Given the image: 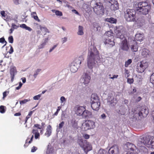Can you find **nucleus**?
<instances>
[{"instance_id":"obj_42","label":"nucleus","mask_w":154,"mask_h":154,"mask_svg":"<svg viewBox=\"0 0 154 154\" xmlns=\"http://www.w3.org/2000/svg\"><path fill=\"white\" fill-rule=\"evenodd\" d=\"M5 43V44L3 46L2 48L4 47L7 44V42L5 40V39L4 37L0 38V43Z\"/></svg>"},{"instance_id":"obj_46","label":"nucleus","mask_w":154,"mask_h":154,"mask_svg":"<svg viewBox=\"0 0 154 154\" xmlns=\"http://www.w3.org/2000/svg\"><path fill=\"white\" fill-rule=\"evenodd\" d=\"M8 40L9 43H12L13 42L14 39L12 36H11L8 37Z\"/></svg>"},{"instance_id":"obj_36","label":"nucleus","mask_w":154,"mask_h":154,"mask_svg":"<svg viewBox=\"0 0 154 154\" xmlns=\"http://www.w3.org/2000/svg\"><path fill=\"white\" fill-rule=\"evenodd\" d=\"M131 50L133 51L136 52L137 51L138 46L137 45H133L131 46Z\"/></svg>"},{"instance_id":"obj_39","label":"nucleus","mask_w":154,"mask_h":154,"mask_svg":"<svg viewBox=\"0 0 154 154\" xmlns=\"http://www.w3.org/2000/svg\"><path fill=\"white\" fill-rule=\"evenodd\" d=\"M30 100V99H24L23 100L20 101V104H23L26 103L27 102H28Z\"/></svg>"},{"instance_id":"obj_9","label":"nucleus","mask_w":154,"mask_h":154,"mask_svg":"<svg viewBox=\"0 0 154 154\" xmlns=\"http://www.w3.org/2000/svg\"><path fill=\"white\" fill-rule=\"evenodd\" d=\"M148 66V63L145 60H142L137 64L136 70L139 73H142Z\"/></svg>"},{"instance_id":"obj_4","label":"nucleus","mask_w":154,"mask_h":154,"mask_svg":"<svg viewBox=\"0 0 154 154\" xmlns=\"http://www.w3.org/2000/svg\"><path fill=\"white\" fill-rule=\"evenodd\" d=\"M133 112V117L137 119V117H146L149 113L148 109L145 106L137 107L132 111Z\"/></svg>"},{"instance_id":"obj_31","label":"nucleus","mask_w":154,"mask_h":154,"mask_svg":"<svg viewBox=\"0 0 154 154\" xmlns=\"http://www.w3.org/2000/svg\"><path fill=\"white\" fill-rule=\"evenodd\" d=\"M126 110V109L124 107H121L119 110L118 113L121 115H124L125 114Z\"/></svg>"},{"instance_id":"obj_3","label":"nucleus","mask_w":154,"mask_h":154,"mask_svg":"<svg viewBox=\"0 0 154 154\" xmlns=\"http://www.w3.org/2000/svg\"><path fill=\"white\" fill-rule=\"evenodd\" d=\"M137 7V10L140 14L146 15L151 9L150 4L146 2H138Z\"/></svg>"},{"instance_id":"obj_57","label":"nucleus","mask_w":154,"mask_h":154,"mask_svg":"<svg viewBox=\"0 0 154 154\" xmlns=\"http://www.w3.org/2000/svg\"><path fill=\"white\" fill-rule=\"evenodd\" d=\"M22 85V84L21 82H20L19 85L16 88V89L17 90L19 89L21 87Z\"/></svg>"},{"instance_id":"obj_28","label":"nucleus","mask_w":154,"mask_h":154,"mask_svg":"<svg viewBox=\"0 0 154 154\" xmlns=\"http://www.w3.org/2000/svg\"><path fill=\"white\" fill-rule=\"evenodd\" d=\"M31 16L33 18L36 20L38 22H40V20L37 16L36 12H32L31 13Z\"/></svg>"},{"instance_id":"obj_62","label":"nucleus","mask_w":154,"mask_h":154,"mask_svg":"<svg viewBox=\"0 0 154 154\" xmlns=\"http://www.w3.org/2000/svg\"><path fill=\"white\" fill-rule=\"evenodd\" d=\"M101 117L103 119H105L106 117V116L105 114L103 113L101 115Z\"/></svg>"},{"instance_id":"obj_21","label":"nucleus","mask_w":154,"mask_h":154,"mask_svg":"<svg viewBox=\"0 0 154 154\" xmlns=\"http://www.w3.org/2000/svg\"><path fill=\"white\" fill-rule=\"evenodd\" d=\"M126 145L127 149L128 150L131 151H133L134 149L136 147L135 146L134 144L129 142L127 143L126 144Z\"/></svg>"},{"instance_id":"obj_2","label":"nucleus","mask_w":154,"mask_h":154,"mask_svg":"<svg viewBox=\"0 0 154 154\" xmlns=\"http://www.w3.org/2000/svg\"><path fill=\"white\" fill-rule=\"evenodd\" d=\"M139 142L143 143L147 147L154 149V137L150 135H142L138 139Z\"/></svg>"},{"instance_id":"obj_60","label":"nucleus","mask_w":154,"mask_h":154,"mask_svg":"<svg viewBox=\"0 0 154 154\" xmlns=\"http://www.w3.org/2000/svg\"><path fill=\"white\" fill-rule=\"evenodd\" d=\"M57 46V45H54L49 50V52H51Z\"/></svg>"},{"instance_id":"obj_40","label":"nucleus","mask_w":154,"mask_h":154,"mask_svg":"<svg viewBox=\"0 0 154 154\" xmlns=\"http://www.w3.org/2000/svg\"><path fill=\"white\" fill-rule=\"evenodd\" d=\"M150 81L151 83L154 84V73H153L150 77Z\"/></svg>"},{"instance_id":"obj_23","label":"nucleus","mask_w":154,"mask_h":154,"mask_svg":"<svg viewBox=\"0 0 154 154\" xmlns=\"http://www.w3.org/2000/svg\"><path fill=\"white\" fill-rule=\"evenodd\" d=\"M91 115L92 113L88 110H86L85 109V111H84L82 116L83 118H86L91 117Z\"/></svg>"},{"instance_id":"obj_61","label":"nucleus","mask_w":154,"mask_h":154,"mask_svg":"<svg viewBox=\"0 0 154 154\" xmlns=\"http://www.w3.org/2000/svg\"><path fill=\"white\" fill-rule=\"evenodd\" d=\"M45 46V45H43V43H42L41 45H40L39 46L38 49H41L42 48L44 47Z\"/></svg>"},{"instance_id":"obj_11","label":"nucleus","mask_w":154,"mask_h":154,"mask_svg":"<svg viewBox=\"0 0 154 154\" xmlns=\"http://www.w3.org/2000/svg\"><path fill=\"white\" fill-rule=\"evenodd\" d=\"M123 30V27L122 26H116L115 28L114 32L116 38L121 39L123 37L122 33Z\"/></svg>"},{"instance_id":"obj_54","label":"nucleus","mask_w":154,"mask_h":154,"mask_svg":"<svg viewBox=\"0 0 154 154\" xmlns=\"http://www.w3.org/2000/svg\"><path fill=\"white\" fill-rule=\"evenodd\" d=\"M60 100L61 103L63 102L66 100L65 98L63 96H62L61 97Z\"/></svg>"},{"instance_id":"obj_30","label":"nucleus","mask_w":154,"mask_h":154,"mask_svg":"<svg viewBox=\"0 0 154 154\" xmlns=\"http://www.w3.org/2000/svg\"><path fill=\"white\" fill-rule=\"evenodd\" d=\"M20 27L23 29H25L26 30H28L29 31H31L32 30V29L30 27L27 26L25 24H23L20 25Z\"/></svg>"},{"instance_id":"obj_63","label":"nucleus","mask_w":154,"mask_h":154,"mask_svg":"<svg viewBox=\"0 0 154 154\" xmlns=\"http://www.w3.org/2000/svg\"><path fill=\"white\" fill-rule=\"evenodd\" d=\"M72 11L74 12L75 14H76L78 15H79V13H78V11H76V10H75V9L72 10Z\"/></svg>"},{"instance_id":"obj_5","label":"nucleus","mask_w":154,"mask_h":154,"mask_svg":"<svg viewBox=\"0 0 154 154\" xmlns=\"http://www.w3.org/2000/svg\"><path fill=\"white\" fill-rule=\"evenodd\" d=\"M136 12L133 9H128L124 12V18L128 22L136 21Z\"/></svg>"},{"instance_id":"obj_48","label":"nucleus","mask_w":154,"mask_h":154,"mask_svg":"<svg viewBox=\"0 0 154 154\" xmlns=\"http://www.w3.org/2000/svg\"><path fill=\"white\" fill-rule=\"evenodd\" d=\"M129 73V71L128 69H125V77H128L129 76L128 74Z\"/></svg>"},{"instance_id":"obj_20","label":"nucleus","mask_w":154,"mask_h":154,"mask_svg":"<svg viewBox=\"0 0 154 154\" xmlns=\"http://www.w3.org/2000/svg\"><path fill=\"white\" fill-rule=\"evenodd\" d=\"M91 102H100L98 96L96 94H92L91 96Z\"/></svg>"},{"instance_id":"obj_12","label":"nucleus","mask_w":154,"mask_h":154,"mask_svg":"<svg viewBox=\"0 0 154 154\" xmlns=\"http://www.w3.org/2000/svg\"><path fill=\"white\" fill-rule=\"evenodd\" d=\"M119 147L117 145H114L111 147L109 150V154H119Z\"/></svg>"},{"instance_id":"obj_49","label":"nucleus","mask_w":154,"mask_h":154,"mask_svg":"<svg viewBox=\"0 0 154 154\" xmlns=\"http://www.w3.org/2000/svg\"><path fill=\"white\" fill-rule=\"evenodd\" d=\"M29 138H27L26 140L25 143L24 145V146L25 148H26V147H27L28 146L29 144V143H28V140H29Z\"/></svg>"},{"instance_id":"obj_41","label":"nucleus","mask_w":154,"mask_h":154,"mask_svg":"<svg viewBox=\"0 0 154 154\" xmlns=\"http://www.w3.org/2000/svg\"><path fill=\"white\" fill-rule=\"evenodd\" d=\"M132 62V60L131 59H128L125 63V66L127 67Z\"/></svg>"},{"instance_id":"obj_14","label":"nucleus","mask_w":154,"mask_h":154,"mask_svg":"<svg viewBox=\"0 0 154 154\" xmlns=\"http://www.w3.org/2000/svg\"><path fill=\"white\" fill-rule=\"evenodd\" d=\"M85 110V108L84 107L77 106L75 107V112L77 115L82 116Z\"/></svg>"},{"instance_id":"obj_17","label":"nucleus","mask_w":154,"mask_h":154,"mask_svg":"<svg viewBox=\"0 0 154 154\" xmlns=\"http://www.w3.org/2000/svg\"><path fill=\"white\" fill-rule=\"evenodd\" d=\"M141 54L144 58L147 57L149 56V51L146 48H144L140 50Z\"/></svg>"},{"instance_id":"obj_10","label":"nucleus","mask_w":154,"mask_h":154,"mask_svg":"<svg viewBox=\"0 0 154 154\" xmlns=\"http://www.w3.org/2000/svg\"><path fill=\"white\" fill-rule=\"evenodd\" d=\"M33 129L32 130V133L34 135H40L42 134L44 131V129L42 128L40 125L36 124L33 127Z\"/></svg>"},{"instance_id":"obj_27","label":"nucleus","mask_w":154,"mask_h":154,"mask_svg":"<svg viewBox=\"0 0 154 154\" xmlns=\"http://www.w3.org/2000/svg\"><path fill=\"white\" fill-rule=\"evenodd\" d=\"M105 21L112 23H116L117 22L116 19L112 17L106 18Z\"/></svg>"},{"instance_id":"obj_15","label":"nucleus","mask_w":154,"mask_h":154,"mask_svg":"<svg viewBox=\"0 0 154 154\" xmlns=\"http://www.w3.org/2000/svg\"><path fill=\"white\" fill-rule=\"evenodd\" d=\"M104 42L105 44H109L112 46L114 45H115L113 37L110 38H106Z\"/></svg>"},{"instance_id":"obj_35","label":"nucleus","mask_w":154,"mask_h":154,"mask_svg":"<svg viewBox=\"0 0 154 154\" xmlns=\"http://www.w3.org/2000/svg\"><path fill=\"white\" fill-rule=\"evenodd\" d=\"M78 70V68L74 65H72L70 67V70L72 72H76Z\"/></svg>"},{"instance_id":"obj_55","label":"nucleus","mask_w":154,"mask_h":154,"mask_svg":"<svg viewBox=\"0 0 154 154\" xmlns=\"http://www.w3.org/2000/svg\"><path fill=\"white\" fill-rule=\"evenodd\" d=\"M14 51V49L11 46L10 49L9 51V53L10 54H11Z\"/></svg>"},{"instance_id":"obj_47","label":"nucleus","mask_w":154,"mask_h":154,"mask_svg":"<svg viewBox=\"0 0 154 154\" xmlns=\"http://www.w3.org/2000/svg\"><path fill=\"white\" fill-rule=\"evenodd\" d=\"M108 100L109 102L112 103L113 102L114 97H109Z\"/></svg>"},{"instance_id":"obj_43","label":"nucleus","mask_w":154,"mask_h":154,"mask_svg":"<svg viewBox=\"0 0 154 154\" xmlns=\"http://www.w3.org/2000/svg\"><path fill=\"white\" fill-rule=\"evenodd\" d=\"M5 109L4 106H0V112L2 113H4L5 112Z\"/></svg>"},{"instance_id":"obj_1","label":"nucleus","mask_w":154,"mask_h":154,"mask_svg":"<svg viewBox=\"0 0 154 154\" xmlns=\"http://www.w3.org/2000/svg\"><path fill=\"white\" fill-rule=\"evenodd\" d=\"M100 60L99 52L97 50L95 51L94 52L92 51H90L88 52L87 58V64L88 67L92 69L95 64V61Z\"/></svg>"},{"instance_id":"obj_38","label":"nucleus","mask_w":154,"mask_h":154,"mask_svg":"<svg viewBox=\"0 0 154 154\" xmlns=\"http://www.w3.org/2000/svg\"><path fill=\"white\" fill-rule=\"evenodd\" d=\"M105 34L107 36V38H110L111 37L113 36V33L111 31H108L106 32Z\"/></svg>"},{"instance_id":"obj_26","label":"nucleus","mask_w":154,"mask_h":154,"mask_svg":"<svg viewBox=\"0 0 154 154\" xmlns=\"http://www.w3.org/2000/svg\"><path fill=\"white\" fill-rule=\"evenodd\" d=\"M83 27L81 26H79L78 27V30L77 32V34L79 35H82L84 34Z\"/></svg>"},{"instance_id":"obj_64","label":"nucleus","mask_w":154,"mask_h":154,"mask_svg":"<svg viewBox=\"0 0 154 154\" xmlns=\"http://www.w3.org/2000/svg\"><path fill=\"white\" fill-rule=\"evenodd\" d=\"M21 115V113L19 112L15 113L14 114V116H20Z\"/></svg>"},{"instance_id":"obj_24","label":"nucleus","mask_w":154,"mask_h":154,"mask_svg":"<svg viewBox=\"0 0 154 154\" xmlns=\"http://www.w3.org/2000/svg\"><path fill=\"white\" fill-rule=\"evenodd\" d=\"M1 14L2 18L6 21L9 20V17L7 14L4 11H2L0 12Z\"/></svg>"},{"instance_id":"obj_13","label":"nucleus","mask_w":154,"mask_h":154,"mask_svg":"<svg viewBox=\"0 0 154 154\" xmlns=\"http://www.w3.org/2000/svg\"><path fill=\"white\" fill-rule=\"evenodd\" d=\"M121 49L125 51H128L129 49L128 45L126 39H125L122 41L120 45Z\"/></svg>"},{"instance_id":"obj_6","label":"nucleus","mask_w":154,"mask_h":154,"mask_svg":"<svg viewBox=\"0 0 154 154\" xmlns=\"http://www.w3.org/2000/svg\"><path fill=\"white\" fill-rule=\"evenodd\" d=\"M84 142L85 144L84 143L83 139H79L78 143L79 144L85 152H87L91 150L92 149V146L86 140H85Z\"/></svg>"},{"instance_id":"obj_18","label":"nucleus","mask_w":154,"mask_h":154,"mask_svg":"<svg viewBox=\"0 0 154 154\" xmlns=\"http://www.w3.org/2000/svg\"><path fill=\"white\" fill-rule=\"evenodd\" d=\"M91 78L90 75L88 74V73H85L83 79L84 80L83 83L85 84H88L90 82Z\"/></svg>"},{"instance_id":"obj_52","label":"nucleus","mask_w":154,"mask_h":154,"mask_svg":"<svg viewBox=\"0 0 154 154\" xmlns=\"http://www.w3.org/2000/svg\"><path fill=\"white\" fill-rule=\"evenodd\" d=\"M37 149V147L33 146L31 149V152H34Z\"/></svg>"},{"instance_id":"obj_8","label":"nucleus","mask_w":154,"mask_h":154,"mask_svg":"<svg viewBox=\"0 0 154 154\" xmlns=\"http://www.w3.org/2000/svg\"><path fill=\"white\" fill-rule=\"evenodd\" d=\"M93 9L94 12L97 15L103 14V7L101 2H95Z\"/></svg>"},{"instance_id":"obj_58","label":"nucleus","mask_w":154,"mask_h":154,"mask_svg":"<svg viewBox=\"0 0 154 154\" xmlns=\"http://www.w3.org/2000/svg\"><path fill=\"white\" fill-rule=\"evenodd\" d=\"M7 92L6 91H5L3 92V98L4 99V98L5 97L7 96Z\"/></svg>"},{"instance_id":"obj_19","label":"nucleus","mask_w":154,"mask_h":154,"mask_svg":"<svg viewBox=\"0 0 154 154\" xmlns=\"http://www.w3.org/2000/svg\"><path fill=\"white\" fill-rule=\"evenodd\" d=\"M110 8L113 11H116L118 9L119 5L117 1H115L113 3H111Z\"/></svg>"},{"instance_id":"obj_37","label":"nucleus","mask_w":154,"mask_h":154,"mask_svg":"<svg viewBox=\"0 0 154 154\" xmlns=\"http://www.w3.org/2000/svg\"><path fill=\"white\" fill-rule=\"evenodd\" d=\"M14 69H11V71L10 72V74L11 75V81L12 82L14 79Z\"/></svg>"},{"instance_id":"obj_53","label":"nucleus","mask_w":154,"mask_h":154,"mask_svg":"<svg viewBox=\"0 0 154 154\" xmlns=\"http://www.w3.org/2000/svg\"><path fill=\"white\" fill-rule=\"evenodd\" d=\"M64 124V122H61L59 124V129H61L62 128Z\"/></svg>"},{"instance_id":"obj_45","label":"nucleus","mask_w":154,"mask_h":154,"mask_svg":"<svg viewBox=\"0 0 154 154\" xmlns=\"http://www.w3.org/2000/svg\"><path fill=\"white\" fill-rule=\"evenodd\" d=\"M41 71V69H38L36 71L35 73L34 74V76L35 78H36L37 75L38 74L39 72Z\"/></svg>"},{"instance_id":"obj_16","label":"nucleus","mask_w":154,"mask_h":154,"mask_svg":"<svg viewBox=\"0 0 154 154\" xmlns=\"http://www.w3.org/2000/svg\"><path fill=\"white\" fill-rule=\"evenodd\" d=\"M91 103V107L93 110H98L99 109L100 105V102H93Z\"/></svg>"},{"instance_id":"obj_7","label":"nucleus","mask_w":154,"mask_h":154,"mask_svg":"<svg viewBox=\"0 0 154 154\" xmlns=\"http://www.w3.org/2000/svg\"><path fill=\"white\" fill-rule=\"evenodd\" d=\"M95 127V122L91 120H87L85 123L82 124V129L83 131H86L90 129L94 128Z\"/></svg>"},{"instance_id":"obj_25","label":"nucleus","mask_w":154,"mask_h":154,"mask_svg":"<svg viewBox=\"0 0 154 154\" xmlns=\"http://www.w3.org/2000/svg\"><path fill=\"white\" fill-rule=\"evenodd\" d=\"M71 125L74 128H77L78 127L77 122L75 119H72L71 121Z\"/></svg>"},{"instance_id":"obj_32","label":"nucleus","mask_w":154,"mask_h":154,"mask_svg":"<svg viewBox=\"0 0 154 154\" xmlns=\"http://www.w3.org/2000/svg\"><path fill=\"white\" fill-rule=\"evenodd\" d=\"M40 30L43 32L49 33V31L48 29L45 27H42L41 25L39 26Z\"/></svg>"},{"instance_id":"obj_44","label":"nucleus","mask_w":154,"mask_h":154,"mask_svg":"<svg viewBox=\"0 0 154 154\" xmlns=\"http://www.w3.org/2000/svg\"><path fill=\"white\" fill-rule=\"evenodd\" d=\"M134 82V79L133 78L130 79L128 78L127 79V82L130 84H132Z\"/></svg>"},{"instance_id":"obj_34","label":"nucleus","mask_w":154,"mask_h":154,"mask_svg":"<svg viewBox=\"0 0 154 154\" xmlns=\"http://www.w3.org/2000/svg\"><path fill=\"white\" fill-rule=\"evenodd\" d=\"M51 11L53 13H55L56 15L58 16H62L63 15L62 12L58 10H56L53 9L51 10Z\"/></svg>"},{"instance_id":"obj_22","label":"nucleus","mask_w":154,"mask_h":154,"mask_svg":"<svg viewBox=\"0 0 154 154\" xmlns=\"http://www.w3.org/2000/svg\"><path fill=\"white\" fill-rule=\"evenodd\" d=\"M139 152L141 154H148V149L145 146H141L139 148Z\"/></svg>"},{"instance_id":"obj_33","label":"nucleus","mask_w":154,"mask_h":154,"mask_svg":"<svg viewBox=\"0 0 154 154\" xmlns=\"http://www.w3.org/2000/svg\"><path fill=\"white\" fill-rule=\"evenodd\" d=\"M135 37L137 40L141 41L142 40L143 35L140 33L137 34L135 35Z\"/></svg>"},{"instance_id":"obj_29","label":"nucleus","mask_w":154,"mask_h":154,"mask_svg":"<svg viewBox=\"0 0 154 154\" xmlns=\"http://www.w3.org/2000/svg\"><path fill=\"white\" fill-rule=\"evenodd\" d=\"M52 131V127L51 125H49L47 127L46 129V131L45 135H50L51 134Z\"/></svg>"},{"instance_id":"obj_51","label":"nucleus","mask_w":154,"mask_h":154,"mask_svg":"<svg viewBox=\"0 0 154 154\" xmlns=\"http://www.w3.org/2000/svg\"><path fill=\"white\" fill-rule=\"evenodd\" d=\"M41 95L38 94L34 97L33 98L34 100H38L39 99Z\"/></svg>"},{"instance_id":"obj_56","label":"nucleus","mask_w":154,"mask_h":154,"mask_svg":"<svg viewBox=\"0 0 154 154\" xmlns=\"http://www.w3.org/2000/svg\"><path fill=\"white\" fill-rule=\"evenodd\" d=\"M48 38H46L45 39V41L44 42L42 43H43V45H46V44L48 42Z\"/></svg>"},{"instance_id":"obj_59","label":"nucleus","mask_w":154,"mask_h":154,"mask_svg":"<svg viewBox=\"0 0 154 154\" xmlns=\"http://www.w3.org/2000/svg\"><path fill=\"white\" fill-rule=\"evenodd\" d=\"M118 76V75H114L113 77H109V79H114V78H117Z\"/></svg>"},{"instance_id":"obj_50","label":"nucleus","mask_w":154,"mask_h":154,"mask_svg":"<svg viewBox=\"0 0 154 154\" xmlns=\"http://www.w3.org/2000/svg\"><path fill=\"white\" fill-rule=\"evenodd\" d=\"M19 27V26L15 25L14 23H12L11 25V28L14 30L15 29H17Z\"/></svg>"}]
</instances>
